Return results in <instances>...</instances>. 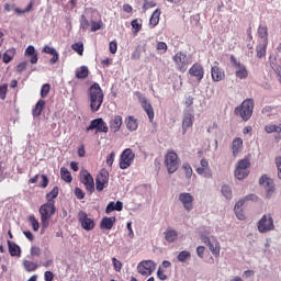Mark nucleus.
Here are the masks:
<instances>
[{
	"label": "nucleus",
	"instance_id": "38",
	"mask_svg": "<svg viewBox=\"0 0 281 281\" xmlns=\"http://www.w3.org/2000/svg\"><path fill=\"white\" fill-rule=\"evenodd\" d=\"M209 247L210 251L215 256V258H218L221 256V244L216 243L215 246L212 244V241L206 245Z\"/></svg>",
	"mask_w": 281,
	"mask_h": 281
},
{
	"label": "nucleus",
	"instance_id": "58",
	"mask_svg": "<svg viewBox=\"0 0 281 281\" xmlns=\"http://www.w3.org/2000/svg\"><path fill=\"white\" fill-rule=\"evenodd\" d=\"M31 256L33 257H41V248H38L37 246H32L31 247Z\"/></svg>",
	"mask_w": 281,
	"mask_h": 281
},
{
	"label": "nucleus",
	"instance_id": "49",
	"mask_svg": "<svg viewBox=\"0 0 281 281\" xmlns=\"http://www.w3.org/2000/svg\"><path fill=\"white\" fill-rule=\"evenodd\" d=\"M80 27L81 30H89V27H91V23H89V20H87V16L85 15H81Z\"/></svg>",
	"mask_w": 281,
	"mask_h": 281
},
{
	"label": "nucleus",
	"instance_id": "36",
	"mask_svg": "<svg viewBox=\"0 0 281 281\" xmlns=\"http://www.w3.org/2000/svg\"><path fill=\"white\" fill-rule=\"evenodd\" d=\"M60 177L63 181H66V183H71V181H74V178L71 177V172H69V169H67V167L60 168Z\"/></svg>",
	"mask_w": 281,
	"mask_h": 281
},
{
	"label": "nucleus",
	"instance_id": "57",
	"mask_svg": "<svg viewBox=\"0 0 281 281\" xmlns=\"http://www.w3.org/2000/svg\"><path fill=\"white\" fill-rule=\"evenodd\" d=\"M132 27H133V33L134 36H137V33L139 32V30H142V27L139 26V22H137V20H133L132 21Z\"/></svg>",
	"mask_w": 281,
	"mask_h": 281
},
{
	"label": "nucleus",
	"instance_id": "26",
	"mask_svg": "<svg viewBox=\"0 0 281 281\" xmlns=\"http://www.w3.org/2000/svg\"><path fill=\"white\" fill-rule=\"evenodd\" d=\"M115 216L112 217H103L100 223L101 229H113V225H115Z\"/></svg>",
	"mask_w": 281,
	"mask_h": 281
},
{
	"label": "nucleus",
	"instance_id": "61",
	"mask_svg": "<svg viewBox=\"0 0 281 281\" xmlns=\"http://www.w3.org/2000/svg\"><path fill=\"white\" fill-rule=\"evenodd\" d=\"M109 49L112 54H117V42H110Z\"/></svg>",
	"mask_w": 281,
	"mask_h": 281
},
{
	"label": "nucleus",
	"instance_id": "27",
	"mask_svg": "<svg viewBox=\"0 0 281 281\" xmlns=\"http://www.w3.org/2000/svg\"><path fill=\"white\" fill-rule=\"evenodd\" d=\"M7 243L10 256L21 258V247L10 240H8Z\"/></svg>",
	"mask_w": 281,
	"mask_h": 281
},
{
	"label": "nucleus",
	"instance_id": "9",
	"mask_svg": "<svg viewBox=\"0 0 281 281\" xmlns=\"http://www.w3.org/2000/svg\"><path fill=\"white\" fill-rule=\"evenodd\" d=\"M134 159H135V154L133 153V149L131 148L125 149L120 156L119 166L121 170H126V168H131V164H133Z\"/></svg>",
	"mask_w": 281,
	"mask_h": 281
},
{
	"label": "nucleus",
	"instance_id": "13",
	"mask_svg": "<svg viewBox=\"0 0 281 281\" xmlns=\"http://www.w3.org/2000/svg\"><path fill=\"white\" fill-rule=\"evenodd\" d=\"M173 63H176V67L180 71H186V69H188V65H190V61H188V55L183 52H178L173 56Z\"/></svg>",
	"mask_w": 281,
	"mask_h": 281
},
{
	"label": "nucleus",
	"instance_id": "12",
	"mask_svg": "<svg viewBox=\"0 0 281 281\" xmlns=\"http://www.w3.org/2000/svg\"><path fill=\"white\" fill-rule=\"evenodd\" d=\"M78 221L82 229H86V232H91L95 227V221L89 217L85 211H80L78 213Z\"/></svg>",
	"mask_w": 281,
	"mask_h": 281
},
{
	"label": "nucleus",
	"instance_id": "35",
	"mask_svg": "<svg viewBox=\"0 0 281 281\" xmlns=\"http://www.w3.org/2000/svg\"><path fill=\"white\" fill-rule=\"evenodd\" d=\"M58 198V187H54L50 192L46 194V203H50L52 205H56V201L54 199Z\"/></svg>",
	"mask_w": 281,
	"mask_h": 281
},
{
	"label": "nucleus",
	"instance_id": "8",
	"mask_svg": "<svg viewBox=\"0 0 281 281\" xmlns=\"http://www.w3.org/2000/svg\"><path fill=\"white\" fill-rule=\"evenodd\" d=\"M95 131V133H109V125L104 122V119L99 117L90 122V125L86 128V132Z\"/></svg>",
	"mask_w": 281,
	"mask_h": 281
},
{
	"label": "nucleus",
	"instance_id": "48",
	"mask_svg": "<svg viewBox=\"0 0 281 281\" xmlns=\"http://www.w3.org/2000/svg\"><path fill=\"white\" fill-rule=\"evenodd\" d=\"M52 87L49 83H44L41 88V98H45L46 95H49Z\"/></svg>",
	"mask_w": 281,
	"mask_h": 281
},
{
	"label": "nucleus",
	"instance_id": "60",
	"mask_svg": "<svg viewBox=\"0 0 281 281\" xmlns=\"http://www.w3.org/2000/svg\"><path fill=\"white\" fill-rule=\"evenodd\" d=\"M26 68H27V61H22L16 66V71L18 74H21L25 71Z\"/></svg>",
	"mask_w": 281,
	"mask_h": 281
},
{
	"label": "nucleus",
	"instance_id": "28",
	"mask_svg": "<svg viewBox=\"0 0 281 281\" xmlns=\"http://www.w3.org/2000/svg\"><path fill=\"white\" fill-rule=\"evenodd\" d=\"M257 34L260 38L259 43H269V32L267 26L260 25L258 27Z\"/></svg>",
	"mask_w": 281,
	"mask_h": 281
},
{
	"label": "nucleus",
	"instance_id": "56",
	"mask_svg": "<svg viewBox=\"0 0 281 281\" xmlns=\"http://www.w3.org/2000/svg\"><path fill=\"white\" fill-rule=\"evenodd\" d=\"M8 95V83L0 86V100H4Z\"/></svg>",
	"mask_w": 281,
	"mask_h": 281
},
{
	"label": "nucleus",
	"instance_id": "11",
	"mask_svg": "<svg viewBox=\"0 0 281 281\" xmlns=\"http://www.w3.org/2000/svg\"><path fill=\"white\" fill-rule=\"evenodd\" d=\"M109 187V171L106 169H101L95 178V190L97 192H102L104 188Z\"/></svg>",
	"mask_w": 281,
	"mask_h": 281
},
{
	"label": "nucleus",
	"instance_id": "22",
	"mask_svg": "<svg viewBox=\"0 0 281 281\" xmlns=\"http://www.w3.org/2000/svg\"><path fill=\"white\" fill-rule=\"evenodd\" d=\"M143 109L148 116L149 122L153 124L155 120V109H153V104L146 101V99H143Z\"/></svg>",
	"mask_w": 281,
	"mask_h": 281
},
{
	"label": "nucleus",
	"instance_id": "14",
	"mask_svg": "<svg viewBox=\"0 0 281 281\" xmlns=\"http://www.w3.org/2000/svg\"><path fill=\"white\" fill-rule=\"evenodd\" d=\"M179 201L182 203L187 212H192L194 210V196L192 193L183 192L179 194Z\"/></svg>",
	"mask_w": 281,
	"mask_h": 281
},
{
	"label": "nucleus",
	"instance_id": "45",
	"mask_svg": "<svg viewBox=\"0 0 281 281\" xmlns=\"http://www.w3.org/2000/svg\"><path fill=\"white\" fill-rule=\"evenodd\" d=\"M156 49L160 54H166V52H168V44H166V42H157Z\"/></svg>",
	"mask_w": 281,
	"mask_h": 281
},
{
	"label": "nucleus",
	"instance_id": "3",
	"mask_svg": "<svg viewBox=\"0 0 281 281\" xmlns=\"http://www.w3.org/2000/svg\"><path fill=\"white\" fill-rule=\"evenodd\" d=\"M254 114V99H246L240 106L235 109V115H240L244 122H247Z\"/></svg>",
	"mask_w": 281,
	"mask_h": 281
},
{
	"label": "nucleus",
	"instance_id": "16",
	"mask_svg": "<svg viewBox=\"0 0 281 281\" xmlns=\"http://www.w3.org/2000/svg\"><path fill=\"white\" fill-rule=\"evenodd\" d=\"M190 76L195 78L198 82H201L203 80V77L205 76V69H203V66L199 63H195L191 66L189 69Z\"/></svg>",
	"mask_w": 281,
	"mask_h": 281
},
{
	"label": "nucleus",
	"instance_id": "1",
	"mask_svg": "<svg viewBox=\"0 0 281 281\" xmlns=\"http://www.w3.org/2000/svg\"><path fill=\"white\" fill-rule=\"evenodd\" d=\"M88 98L90 100V111H92V113H98L100 106H102V102H104V91H102L100 83L94 82L90 86Z\"/></svg>",
	"mask_w": 281,
	"mask_h": 281
},
{
	"label": "nucleus",
	"instance_id": "62",
	"mask_svg": "<svg viewBox=\"0 0 281 281\" xmlns=\"http://www.w3.org/2000/svg\"><path fill=\"white\" fill-rule=\"evenodd\" d=\"M75 194H76L77 199H79L80 201H81V199H85V192L80 188L75 189Z\"/></svg>",
	"mask_w": 281,
	"mask_h": 281
},
{
	"label": "nucleus",
	"instance_id": "4",
	"mask_svg": "<svg viewBox=\"0 0 281 281\" xmlns=\"http://www.w3.org/2000/svg\"><path fill=\"white\" fill-rule=\"evenodd\" d=\"M165 166L169 175H175L179 170V155L175 150L168 151L165 156Z\"/></svg>",
	"mask_w": 281,
	"mask_h": 281
},
{
	"label": "nucleus",
	"instance_id": "37",
	"mask_svg": "<svg viewBox=\"0 0 281 281\" xmlns=\"http://www.w3.org/2000/svg\"><path fill=\"white\" fill-rule=\"evenodd\" d=\"M23 267L25 271H27L29 273H32V271H36L38 269V263L31 260H24Z\"/></svg>",
	"mask_w": 281,
	"mask_h": 281
},
{
	"label": "nucleus",
	"instance_id": "46",
	"mask_svg": "<svg viewBox=\"0 0 281 281\" xmlns=\"http://www.w3.org/2000/svg\"><path fill=\"white\" fill-rule=\"evenodd\" d=\"M182 169L184 170L186 177H187L188 179H192V173H193V171H192V166H190V164H188V162H184V164L182 165Z\"/></svg>",
	"mask_w": 281,
	"mask_h": 281
},
{
	"label": "nucleus",
	"instance_id": "21",
	"mask_svg": "<svg viewBox=\"0 0 281 281\" xmlns=\"http://www.w3.org/2000/svg\"><path fill=\"white\" fill-rule=\"evenodd\" d=\"M42 52L44 54H49L50 56H53L50 59H49V64L50 65H56V63H58V52L56 50V48H52L50 46H44Z\"/></svg>",
	"mask_w": 281,
	"mask_h": 281
},
{
	"label": "nucleus",
	"instance_id": "63",
	"mask_svg": "<svg viewBox=\"0 0 281 281\" xmlns=\"http://www.w3.org/2000/svg\"><path fill=\"white\" fill-rule=\"evenodd\" d=\"M44 280H45V281H54V272H52V271H46V272L44 273Z\"/></svg>",
	"mask_w": 281,
	"mask_h": 281
},
{
	"label": "nucleus",
	"instance_id": "41",
	"mask_svg": "<svg viewBox=\"0 0 281 281\" xmlns=\"http://www.w3.org/2000/svg\"><path fill=\"white\" fill-rule=\"evenodd\" d=\"M265 131L268 134L271 133H281V123L279 125L270 124L265 126Z\"/></svg>",
	"mask_w": 281,
	"mask_h": 281
},
{
	"label": "nucleus",
	"instance_id": "44",
	"mask_svg": "<svg viewBox=\"0 0 281 281\" xmlns=\"http://www.w3.org/2000/svg\"><path fill=\"white\" fill-rule=\"evenodd\" d=\"M71 49H74V52H77L79 56H82L85 52V45L82 43H75L71 45Z\"/></svg>",
	"mask_w": 281,
	"mask_h": 281
},
{
	"label": "nucleus",
	"instance_id": "51",
	"mask_svg": "<svg viewBox=\"0 0 281 281\" xmlns=\"http://www.w3.org/2000/svg\"><path fill=\"white\" fill-rule=\"evenodd\" d=\"M102 25H104L102 21H99V22L92 21L90 30L91 32H98V30H102Z\"/></svg>",
	"mask_w": 281,
	"mask_h": 281
},
{
	"label": "nucleus",
	"instance_id": "42",
	"mask_svg": "<svg viewBox=\"0 0 281 281\" xmlns=\"http://www.w3.org/2000/svg\"><path fill=\"white\" fill-rule=\"evenodd\" d=\"M29 222L33 227V232H38V228L41 227V225L38 224V220H36V216H34V214H31L29 216Z\"/></svg>",
	"mask_w": 281,
	"mask_h": 281
},
{
	"label": "nucleus",
	"instance_id": "30",
	"mask_svg": "<svg viewBox=\"0 0 281 281\" xmlns=\"http://www.w3.org/2000/svg\"><path fill=\"white\" fill-rule=\"evenodd\" d=\"M269 42H259V45L256 47L257 58H265L267 56V46Z\"/></svg>",
	"mask_w": 281,
	"mask_h": 281
},
{
	"label": "nucleus",
	"instance_id": "33",
	"mask_svg": "<svg viewBox=\"0 0 281 281\" xmlns=\"http://www.w3.org/2000/svg\"><path fill=\"white\" fill-rule=\"evenodd\" d=\"M76 78H78V80H85L89 78V68L87 66H81L78 68L76 70Z\"/></svg>",
	"mask_w": 281,
	"mask_h": 281
},
{
	"label": "nucleus",
	"instance_id": "34",
	"mask_svg": "<svg viewBox=\"0 0 281 281\" xmlns=\"http://www.w3.org/2000/svg\"><path fill=\"white\" fill-rule=\"evenodd\" d=\"M178 238H179V233H177V231L167 229L165 232V240H167V243H175V240H177Z\"/></svg>",
	"mask_w": 281,
	"mask_h": 281
},
{
	"label": "nucleus",
	"instance_id": "52",
	"mask_svg": "<svg viewBox=\"0 0 281 281\" xmlns=\"http://www.w3.org/2000/svg\"><path fill=\"white\" fill-rule=\"evenodd\" d=\"M114 161H115V151H112V153H110V155L106 157V166H109V168H112Z\"/></svg>",
	"mask_w": 281,
	"mask_h": 281
},
{
	"label": "nucleus",
	"instance_id": "54",
	"mask_svg": "<svg viewBox=\"0 0 281 281\" xmlns=\"http://www.w3.org/2000/svg\"><path fill=\"white\" fill-rule=\"evenodd\" d=\"M112 263H113L115 271H119V272L122 271V261H120V260H117V258L113 257Z\"/></svg>",
	"mask_w": 281,
	"mask_h": 281
},
{
	"label": "nucleus",
	"instance_id": "15",
	"mask_svg": "<svg viewBox=\"0 0 281 281\" xmlns=\"http://www.w3.org/2000/svg\"><path fill=\"white\" fill-rule=\"evenodd\" d=\"M259 184L263 186L267 191V196H271L276 192V186L273 184V179L267 177V175L261 176L259 179Z\"/></svg>",
	"mask_w": 281,
	"mask_h": 281
},
{
	"label": "nucleus",
	"instance_id": "40",
	"mask_svg": "<svg viewBox=\"0 0 281 281\" xmlns=\"http://www.w3.org/2000/svg\"><path fill=\"white\" fill-rule=\"evenodd\" d=\"M125 124L128 128V131H137V120L135 117L130 116L126 121Z\"/></svg>",
	"mask_w": 281,
	"mask_h": 281
},
{
	"label": "nucleus",
	"instance_id": "47",
	"mask_svg": "<svg viewBox=\"0 0 281 281\" xmlns=\"http://www.w3.org/2000/svg\"><path fill=\"white\" fill-rule=\"evenodd\" d=\"M192 257V254L190 251L183 250L178 255L179 262H186L189 258Z\"/></svg>",
	"mask_w": 281,
	"mask_h": 281
},
{
	"label": "nucleus",
	"instance_id": "50",
	"mask_svg": "<svg viewBox=\"0 0 281 281\" xmlns=\"http://www.w3.org/2000/svg\"><path fill=\"white\" fill-rule=\"evenodd\" d=\"M132 60H139L142 58V46H137L131 55Z\"/></svg>",
	"mask_w": 281,
	"mask_h": 281
},
{
	"label": "nucleus",
	"instance_id": "24",
	"mask_svg": "<svg viewBox=\"0 0 281 281\" xmlns=\"http://www.w3.org/2000/svg\"><path fill=\"white\" fill-rule=\"evenodd\" d=\"M232 150L234 157H238V154L240 150H243V138L240 137H235L232 143Z\"/></svg>",
	"mask_w": 281,
	"mask_h": 281
},
{
	"label": "nucleus",
	"instance_id": "31",
	"mask_svg": "<svg viewBox=\"0 0 281 281\" xmlns=\"http://www.w3.org/2000/svg\"><path fill=\"white\" fill-rule=\"evenodd\" d=\"M45 109V101L38 100L35 104V108L32 110L33 117H41V113H43V110Z\"/></svg>",
	"mask_w": 281,
	"mask_h": 281
},
{
	"label": "nucleus",
	"instance_id": "17",
	"mask_svg": "<svg viewBox=\"0 0 281 281\" xmlns=\"http://www.w3.org/2000/svg\"><path fill=\"white\" fill-rule=\"evenodd\" d=\"M194 125V114L190 111H186L183 113V119H182V135H186L188 133V128H192Z\"/></svg>",
	"mask_w": 281,
	"mask_h": 281
},
{
	"label": "nucleus",
	"instance_id": "53",
	"mask_svg": "<svg viewBox=\"0 0 281 281\" xmlns=\"http://www.w3.org/2000/svg\"><path fill=\"white\" fill-rule=\"evenodd\" d=\"M13 10L16 14H25V12H30V10H32V2H30L23 10H21L20 8H14Z\"/></svg>",
	"mask_w": 281,
	"mask_h": 281
},
{
	"label": "nucleus",
	"instance_id": "64",
	"mask_svg": "<svg viewBox=\"0 0 281 281\" xmlns=\"http://www.w3.org/2000/svg\"><path fill=\"white\" fill-rule=\"evenodd\" d=\"M157 276L159 278V280H168V276H166V273L164 272V270L161 268L158 269L157 271Z\"/></svg>",
	"mask_w": 281,
	"mask_h": 281
},
{
	"label": "nucleus",
	"instance_id": "6",
	"mask_svg": "<svg viewBox=\"0 0 281 281\" xmlns=\"http://www.w3.org/2000/svg\"><path fill=\"white\" fill-rule=\"evenodd\" d=\"M231 63L235 69V77L238 78V80H247V78H249V70H247V66L238 61L234 55H231Z\"/></svg>",
	"mask_w": 281,
	"mask_h": 281
},
{
	"label": "nucleus",
	"instance_id": "25",
	"mask_svg": "<svg viewBox=\"0 0 281 281\" xmlns=\"http://www.w3.org/2000/svg\"><path fill=\"white\" fill-rule=\"evenodd\" d=\"M122 210H124V204L120 201H117L116 203L115 202H110L108 205H106V209H105V213L106 214H111V212H122Z\"/></svg>",
	"mask_w": 281,
	"mask_h": 281
},
{
	"label": "nucleus",
	"instance_id": "43",
	"mask_svg": "<svg viewBox=\"0 0 281 281\" xmlns=\"http://www.w3.org/2000/svg\"><path fill=\"white\" fill-rule=\"evenodd\" d=\"M222 194L225 196V199L231 200L233 194H232V187L224 184L222 186Z\"/></svg>",
	"mask_w": 281,
	"mask_h": 281
},
{
	"label": "nucleus",
	"instance_id": "55",
	"mask_svg": "<svg viewBox=\"0 0 281 281\" xmlns=\"http://www.w3.org/2000/svg\"><path fill=\"white\" fill-rule=\"evenodd\" d=\"M274 164H276L277 170H278V172H277L278 179H281V156L276 157Z\"/></svg>",
	"mask_w": 281,
	"mask_h": 281
},
{
	"label": "nucleus",
	"instance_id": "10",
	"mask_svg": "<svg viewBox=\"0 0 281 281\" xmlns=\"http://www.w3.org/2000/svg\"><path fill=\"white\" fill-rule=\"evenodd\" d=\"M258 229L261 234H267V232H271L276 229V225H273V217L271 214L263 215L261 220L258 222Z\"/></svg>",
	"mask_w": 281,
	"mask_h": 281
},
{
	"label": "nucleus",
	"instance_id": "19",
	"mask_svg": "<svg viewBox=\"0 0 281 281\" xmlns=\"http://www.w3.org/2000/svg\"><path fill=\"white\" fill-rule=\"evenodd\" d=\"M142 276H153L155 271V262L153 260L142 261Z\"/></svg>",
	"mask_w": 281,
	"mask_h": 281
},
{
	"label": "nucleus",
	"instance_id": "20",
	"mask_svg": "<svg viewBox=\"0 0 281 281\" xmlns=\"http://www.w3.org/2000/svg\"><path fill=\"white\" fill-rule=\"evenodd\" d=\"M24 56H30L31 65H36V63H38V53L36 52V48H34V46L32 45L26 47Z\"/></svg>",
	"mask_w": 281,
	"mask_h": 281
},
{
	"label": "nucleus",
	"instance_id": "39",
	"mask_svg": "<svg viewBox=\"0 0 281 281\" xmlns=\"http://www.w3.org/2000/svg\"><path fill=\"white\" fill-rule=\"evenodd\" d=\"M8 53H4L2 56V61L5 65H8V63H10L12 60V58H14V54H16V49H14V48L9 49Z\"/></svg>",
	"mask_w": 281,
	"mask_h": 281
},
{
	"label": "nucleus",
	"instance_id": "29",
	"mask_svg": "<svg viewBox=\"0 0 281 281\" xmlns=\"http://www.w3.org/2000/svg\"><path fill=\"white\" fill-rule=\"evenodd\" d=\"M160 16H161V10L156 9L149 19V27H157V25H159Z\"/></svg>",
	"mask_w": 281,
	"mask_h": 281
},
{
	"label": "nucleus",
	"instance_id": "23",
	"mask_svg": "<svg viewBox=\"0 0 281 281\" xmlns=\"http://www.w3.org/2000/svg\"><path fill=\"white\" fill-rule=\"evenodd\" d=\"M122 128V116L116 115L110 121V130L112 133H117Z\"/></svg>",
	"mask_w": 281,
	"mask_h": 281
},
{
	"label": "nucleus",
	"instance_id": "5",
	"mask_svg": "<svg viewBox=\"0 0 281 281\" xmlns=\"http://www.w3.org/2000/svg\"><path fill=\"white\" fill-rule=\"evenodd\" d=\"M251 167V162L249 161V158H244L237 162V167L235 169V177L239 181H243V179H247L249 177V168Z\"/></svg>",
	"mask_w": 281,
	"mask_h": 281
},
{
	"label": "nucleus",
	"instance_id": "18",
	"mask_svg": "<svg viewBox=\"0 0 281 281\" xmlns=\"http://www.w3.org/2000/svg\"><path fill=\"white\" fill-rule=\"evenodd\" d=\"M211 76L214 82H221V80H225V70L218 66H213L211 68Z\"/></svg>",
	"mask_w": 281,
	"mask_h": 281
},
{
	"label": "nucleus",
	"instance_id": "32",
	"mask_svg": "<svg viewBox=\"0 0 281 281\" xmlns=\"http://www.w3.org/2000/svg\"><path fill=\"white\" fill-rule=\"evenodd\" d=\"M245 203V200H240L235 204V214L239 221H245V214L243 213V205Z\"/></svg>",
	"mask_w": 281,
	"mask_h": 281
},
{
	"label": "nucleus",
	"instance_id": "59",
	"mask_svg": "<svg viewBox=\"0 0 281 281\" xmlns=\"http://www.w3.org/2000/svg\"><path fill=\"white\" fill-rule=\"evenodd\" d=\"M198 175H206V177L212 178V171H207V169L203 167H199L196 169Z\"/></svg>",
	"mask_w": 281,
	"mask_h": 281
},
{
	"label": "nucleus",
	"instance_id": "2",
	"mask_svg": "<svg viewBox=\"0 0 281 281\" xmlns=\"http://www.w3.org/2000/svg\"><path fill=\"white\" fill-rule=\"evenodd\" d=\"M38 213L41 216L43 229H47V227H49V221L52 220V216L56 214V204L46 202L45 204L41 205Z\"/></svg>",
	"mask_w": 281,
	"mask_h": 281
},
{
	"label": "nucleus",
	"instance_id": "7",
	"mask_svg": "<svg viewBox=\"0 0 281 281\" xmlns=\"http://www.w3.org/2000/svg\"><path fill=\"white\" fill-rule=\"evenodd\" d=\"M80 182L85 186L89 194L95 192V183L93 182V176L87 170L80 172Z\"/></svg>",
	"mask_w": 281,
	"mask_h": 281
}]
</instances>
